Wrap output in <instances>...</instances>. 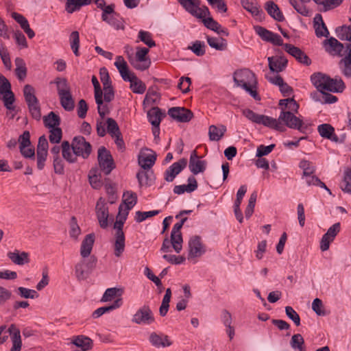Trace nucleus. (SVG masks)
<instances>
[{"label":"nucleus","instance_id":"4be33fe9","mask_svg":"<svg viewBox=\"0 0 351 351\" xmlns=\"http://www.w3.org/2000/svg\"><path fill=\"white\" fill-rule=\"evenodd\" d=\"M111 244L114 256L117 258L121 257L125 250V236L113 234Z\"/></svg>","mask_w":351,"mask_h":351},{"label":"nucleus","instance_id":"4d7b16f0","mask_svg":"<svg viewBox=\"0 0 351 351\" xmlns=\"http://www.w3.org/2000/svg\"><path fill=\"white\" fill-rule=\"evenodd\" d=\"M159 99L160 94L157 91L152 88H149L146 93L143 103L147 105H152L157 103Z\"/></svg>","mask_w":351,"mask_h":351},{"label":"nucleus","instance_id":"5701e85b","mask_svg":"<svg viewBox=\"0 0 351 351\" xmlns=\"http://www.w3.org/2000/svg\"><path fill=\"white\" fill-rule=\"evenodd\" d=\"M189 247V253L188 258L200 256L204 252L201 239L199 236H193L190 239Z\"/></svg>","mask_w":351,"mask_h":351},{"label":"nucleus","instance_id":"0eeeda50","mask_svg":"<svg viewBox=\"0 0 351 351\" xmlns=\"http://www.w3.org/2000/svg\"><path fill=\"white\" fill-rule=\"evenodd\" d=\"M71 147L77 156L84 159L88 158L92 152L91 145L82 136H77L73 138Z\"/></svg>","mask_w":351,"mask_h":351},{"label":"nucleus","instance_id":"a18cd8bd","mask_svg":"<svg viewBox=\"0 0 351 351\" xmlns=\"http://www.w3.org/2000/svg\"><path fill=\"white\" fill-rule=\"evenodd\" d=\"M16 66L15 73L19 80H23L27 76L26 64L21 58H16L14 60Z\"/></svg>","mask_w":351,"mask_h":351},{"label":"nucleus","instance_id":"79ce46f5","mask_svg":"<svg viewBox=\"0 0 351 351\" xmlns=\"http://www.w3.org/2000/svg\"><path fill=\"white\" fill-rule=\"evenodd\" d=\"M226 128L224 125H220L219 128H218L214 125H210L208 129V134H209L210 140L213 141H219L224 135V133L226 132Z\"/></svg>","mask_w":351,"mask_h":351},{"label":"nucleus","instance_id":"864d4df0","mask_svg":"<svg viewBox=\"0 0 351 351\" xmlns=\"http://www.w3.org/2000/svg\"><path fill=\"white\" fill-rule=\"evenodd\" d=\"M71 48L73 51V53L76 56H80L79 47H80V36L77 31H73L71 32L69 37Z\"/></svg>","mask_w":351,"mask_h":351},{"label":"nucleus","instance_id":"680f3d73","mask_svg":"<svg viewBox=\"0 0 351 351\" xmlns=\"http://www.w3.org/2000/svg\"><path fill=\"white\" fill-rule=\"evenodd\" d=\"M104 88V101L106 102H110L114 99V92L113 88L111 85V83H108L106 82L104 83L103 86Z\"/></svg>","mask_w":351,"mask_h":351},{"label":"nucleus","instance_id":"f704fd0d","mask_svg":"<svg viewBox=\"0 0 351 351\" xmlns=\"http://www.w3.org/2000/svg\"><path fill=\"white\" fill-rule=\"evenodd\" d=\"M265 10L267 13L275 20L278 21H282L285 17L280 10L278 6L271 1H267L265 3Z\"/></svg>","mask_w":351,"mask_h":351},{"label":"nucleus","instance_id":"bb28decb","mask_svg":"<svg viewBox=\"0 0 351 351\" xmlns=\"http://www.w3.org/2000/svg\"><path fill=\"white\" fill-rule=\"evenodd\" d=\"M95 242V234H88L83 239L80 246V255L83 258L90 256Z\"/></svg>","mask_w":351,"mask_h":351},{"label":"nucleus","instance_id":"a19ab883","mask_svg":"<svg viewBox=\"0 0 351 351\" xmlns=\"http://www.w3.org/2000/svg\"><path fill=\"white\" fill-rule=\"evenodd\" d=\"M43 123L45 126L49 129L58 128L60 124V118L55 112H50L43 117Z\"/></svg>","mask_w":351,"mask_h":351},{"label":"nucleus","instance_id":"13d9d810","mask_svg":"<svg viewBox=\"0 0 351 351\" xmlns=\"http://www.w3.org/2000/svg\"><path fill=\"white\" fill-rule=\"evenodd\" d=\"M339 66L342 74L346 77L351 79V59H341Z\"/></svg>","mask_w":351,"mask_h":351},{"label":"nucleus","instance_id":"49530a36","mask_svg":"<svg viewBox=\"0 0 351 351\" xmlns=\"http://www.w3.org/2000/svg\"><path fill=\"white\" fill-rule=\"evenodd\" d=\"M203 20V23L204 25L217 33H222L223 34L228 36V33L226 29H221V26L216 21H215L212 17H208V18H203L202 19Z\"/></svg>","mask_w":351,"mask_h":351},{"label":"nucleus","instance_id":"6e6d98bb","mask_svg":"<svg viewBox=\"0 0 351 351\" xmlns=\"http://www.w3.org/2000/svg\"><path fill=\"white\" fill-rule=\"evenodd\" d=\"M106 123L108 132L110 134L112 138H114V136L116 135H121V133L119 125L114 119L112 118H108Z\"/></svg>","mask_w":351,"mask_h":351},{"label":"nucleus","instance_id":"1a4fd4ad","mask_svg":"<svg viewBox=\"0 0 351 351\" xmlns=\"http://www.w3.org/2000/svg\"><path fill=\"white\" fill-rule=\"evenodd\" d=\"M294 114L292 112H285V108H282L279 116L280 122L284 123L289 128L296 129L304 132L306 127L304 126L302 120L295 116Z\"/></svg>","mask_w":351,"mask_h":351},{"label":"nucleus","instance_id":"58836bf2","mask_svg":"<svg viewBox=\"0 0 351 351\" xmlns=\"http://www.w3.org/2000/svg\"><path fill=\"white\" fill-rule=\"evenodd\" d=\"M122 305V299L121 298H117L114 300L112 304L107 306H103L100 307L97 309H96L93 313V318H98L102 315H104L106 313L110 312L111 311H113L116 308H119Z\"/></svg>","mask_w":351,"mask_h":351},{"label":"nucleus","instance_id":"39448f33","mask_svg":"<svg viewBox=\"0 0 351 351\" xmlns=\"http://www.w3.org/2000/svg\"><path fill=\"white\" fill-rule=\"evenodd\" d=\"M23 95L32 117L36 120H40L41 118L40 107L35 95L34 87L26 84L23 88Z\"/></svg>","mask_w":351,"mask_h":351},{"label":"nucleus","instance_id":"c85d7f7f","mask_svg":"<svg viewBox=\"0 0 351 351\" xmlns=\"http://www.w3.org/2000/svg\"><path fill=\"white\" fill-rule=\"evenodd\" d=\"M241 2L244 9L258 19H261L262 16L264 15L256 0H241Z\"/></svg>","mask_w":351,"mask_h":351},{"label":"nucleus","instance_id":"de8ad7c7","mask_svg":"<svg viewBox=\"0 0 351 351\" xmlns=\"http://www.w3.org/2000/svg\"><path fill=\"white\" fill-rule=\"evenodd\" d=\"M90 184L95 189H99L102 186L101 176L97 169H92L88 173Z\"/></svg>","mask_w":351,"mask_h":351},{"label":"nucleus","instance_id":"bf43d9fd","mask_svg":"<svg viewBox=\"0 0 351 351\" xmlns=\"http://www.w3.org/2000/svg\"><path fill=\"white\" fill-rule=\"evenodd\" d=\"M55 83L57 85V90L59 96L71 92L70 87L66 79L57 78Z\"/></svg>","mask_w":351,"mask_h":351},{"label":"nucleus","instance_id":"338daca9","mask_svg":"<svg viewBox=\"0 0 351 351\" xmlns=\"http://www.w3.org/2000/svg\"><path fill=\"white\" fill-rule=\"evenodd\" d=\"M136 178L138 181V184L141 186H149L152 184V180L149 178L148 172L145 171H139L136 174Z\"/></svg>","mask_w":351,"mask_h":351},{"label":"nucleus","instance_id":"f8f14e48","mask_svg":"<svg viewBox=\"0 0 351 351\" xmlns=\"http://www.w3.org/2000/svg\"><path fill=\"white\" fill-rule=\"evenodd\" d=\"M132 321L137 324H150L154 322V318L149 307L145 305L136 312Z\"/></svg>","mask_w":351,"mask_h":351},{"label":"nucleus","instance_id":"7c9ffc66","mask_svg":"<svg viewBox=\"0 0 351 351\" xmlns=\"http://www.w3.org/2000/svg\"><path fill=\"white\" fill-rule=\"evenodd\" d=\"M188 184L176 186L173 189V192L176 194L180 195L184 192L191 193L197 189V182L194 176H190L188 178Z\"/></svg>","mask_w":351,"mask_h":351},{"label":"nucleus","instance_id":"f257e3e1","mask_svg":"<svg viewBox=\"0 0 351 351\" xmlns=\"http://www.w3.org/2000/svg\"><path fill=\"white\" fill-rule=\"evenodd\" d=\"M311 80L319 91V93L312 94V97L322 104H332L337 101L336 96L326 92L342 93L346 88L343 81L339 77L331 78L326 74L317 73L313 74Z\"/></svg>","mask_w":351,"mask_h":351},{"label":"nucleus","instance_id":"c756f323","mask_svg":"<svg viewBox=\"0 0 351 351\" xmlns=\"http://www.w3.org/2000/svg\"><path fill=\"white\" fill-rule=\"evenodd\" d=\"M114 66L118 69L121 77L124 81L130 80L128 77H130V75L133 74V73H130L129 71L128 64L123 56H118L116 57Z\"/></svg>","mask_w":351,"mask_h":351},{"label":"nucleus","instance_id":"9d476101","mask_svg":"<svg viewBox=\"0 0 351 351\" xmlns=\"http://www.w3.org/2000/svg\"><path fill=\"white\" fill-rule=\"evenodd\" d=\"M101 19L116 29L124 28L122 19L114 12V4L108 5L104 12H102Z\"/></svg>","mask_w":351,"mask_h":351},{"label":"nucleus","instance_id":"f03ea898","mask_svg":"<svg viewBox=\"0 0 351 351\" xmlns=\"http://www.w3.org/2000/svg\"><path fill=\"white\" fill-rule=\"evenodd\" d=\"M234 81L238 86L242 87L254 99H257L258 94L254 87L257 82L255 74L250 69H243L237 71L234 73Z\"/></svg>","mask_w":351,"mask_h":351},{"label":"nucleus","instance_id":"e433bc0d","mask_svg":"<svg viewBox=\"0 0 351 351\" xmlns=\"http://www.w3.org/2000/svg\"><path fill=\"white\" fill-rule=\"evenodd\" d=\"M128 79L130 80L128 81L130 82V88L133 93L143 94L146 90V85L134 73Z\"/></svg>","mask_w":351,"mask_h":351},{"label":"nucleus","instance_id":"2f4dec72","mask_svg":"<svg viewBox=\"0 0 351 351\" xmlns=\"http://www.w3.org/2000/svg\"><path fill=\"white\" fill-rule=\"evenodd\" d=\"M137 202V195L132 191H127L123 193V212L129 213V210H131Z\"/></svg>","mask_w":351,"mask_h":351},{"label":"nucleus","instance_id":"a211bd4d","mask_svg":"<svg viewBox=\"0 0 351 351\" xmlns=\"http://www.w3.org/2000/svg\"><path fill=\"white\" fill-rule=\"evenodd\" d=\"M8 332L10 334L12 341V348L10 351H21L22 339L19 328L16 324H12L8 329Z\"/></svg>","mask_w":351,"mask_h":351},{"label":"nucleus","instance_id":"c03bdc74","mask_svg":"<svg viewBox=\"0 0 351 351\" xmlns=\"http://www.w3.org/2000/svg\"><path fill=\"white\" fill-rule=\"evenodd\" d=\"M72 343L80 348V351H88L91 349L93 341L92 340L86 337L78 336L75 337Z\"/></svg>","mask_w":351,"mask_h":351},{"label":"nucleus","instance_id":"6ab92c4d","mask_svg":"<svg viewBox=\"0 0 351 351\" xmlns=\"http://www.w3.org/2000/svg\"><path fill=\"white\" fill-rule=\"evenodd\" d=\"M284 48L287 53L293 56L299 62L307 66L311 64V60L300 48L291 44H285Z\"/></svg>","mask_w":351,"mask_h":351},{"label":"nucleus","instance_id":"603ef678","mask_svg":"<svg viewBox=\"0 0 351 351\" xmlns=\"http://www.w3.org/2000/svg\"><path fill=\"white\" fill-rule=\"evenodd\" d=\"M75 273L76 278L79 280H85L88 276V270L85 267V260H82L77 263L75 267Z\"/></svg>","mask_w":351,"mask_h":351},{"label":"nucleus","instance_id":"37998d69","mask_svg":"<svg viewBox=\"0 0 351 351\" xmlns=\"http://www.w3.org/2000/svg\"><path fill=\"white\" fill-rule=\"evenodd\" d=\"M123 293V290L121 288H108L104 292L101 301L103 302H110L114 298L118 297V298H121V296Z\"/></svg>","mask_w":351,"mask_h":351},{"label":"nucleus","instance_id":"412c9836","mask_svg":"<svg viewBox=\"0 0 351 351\" xmlns=\"http://www.w3.org/2000/svg\"><path fill=\"white\" fill-rule=\"evenodd\" d=\"M267 60L270 71L277 73L284 71L288 62L285 57L280 56L269 57Z\"/></svg>","mask_w":351,"mask_h":351},{"label":"nucleus","instance_id":"774afa93","mask_svg":"<svg viewBox=\"0 0 351 351\" xmlns=\"http://www.w3.org/2000/svg\"><path fill=\"white\" fill-rule=\"evenodd\" d=\"M3 96V100L4 102L5 106L8 110H13V103L14 101V93L12 92L11 89L5 92Z\"/></svg>","mask_w":351,"mask_h":351},{"label":"nucleus","instance_id":"0e129e2a","mask_svg":"<svg viewBox=\"0 0 351 351\" xmlns=\"http://www.w3.org/2000/svg\"><path fill=\"white\" fill-rule=\"evenodd\" d=\"M62 136V132L60 128L49 129V139L51 143H58L60 142Z\"/></svg>","mask_w":351,"mask_h":351},{"label":"nucleus","instance_id":"2eb2a0df","mask_svg":"<svg viewBox=\"0 0 351 351\" xmlns=\"http://www.w3.org/2000/svg\"><path fill=\"white\" fill-rule=\"evenodd\" d=\"M206 164L207 163L205 160H200V158L197 155L196 150H193L191 152L189 159V168L194 175L203 173L206 169Z\"/></svg>","mask_w":351,"mask_h":351},{"label":"nucleus","instance_id":"69168bd1","mask_svg":"<svg viewBox=\"0 0 351 351\" xmlns=\"http://www.w3.org/2000/svg\"><path fill=\"white\" fill-rule=\"evenodd\" d=\"M19 295L23 298L34 299L38 298L37 292L34 289L20 287L17 289Z\"/></svg>","mask_w":351,"mask_h":351},{"label":"nucleus","instance_id":"5fc2aeb1","mask_svg":"<svg viewBox=\"0 0 351 351\" xmlns=\"http://www.w3.org/2000/svg\"><path fill=\"white\" fill-rule=\"evenodd\" d=\"M290 343L294 350H298V351H306L304 346V340L300 334L293 335L291 337Z\"/></svg>","mask_w":351,"mask_h":351},{"label":"nucleus","instance_id":"09e8293b","mask_svg":"<svg viewBox=\"0 0 351 351\" xmlns=\"http://www.w3.org/2000/svg\"><path fill=\"white\" fill-rule=\"evenodd\" d=\"M207 42L210 47L216 50L223 51L227 48L226 40L222 38L207 36Z\"/></svg>","mask_w":351,"mask_h":351},{"label":"nucleus","instance_id":"ea45409f","mask_svg":"<svg viewBox=\"0 0 351 351\" xmlns=\"http://www.w3.org/2000/svg\"><path fill=\"white\" fill-rule=\"evenodd\" d=\"M279 106L281 109L285 108V112H292V113H298L299 109V104L293 98L280 99Z\"/></svg>","mask_w":351,"mask_h":351},{"label":"nucleus","instance_id":"8fccbe9b","mask_svg":"<svg viewBox=\"0 0 351 351\" xmlns=\"http://www.w3.org/2000/svg\"><path fill=\"white\" fill-rule=\"evenodd\" d=\"M60 97V104L62 108L66 111H71L73 110L75 104L72 97L71 92L63 94Z\"/></svg>","mask_w":351,"mask_h":351},{"label":"nucleus","instance_id":"4468645a","mask_svg":"<svg viewBox=\"0 0 351 351\" xmlns=\"http://www.w3.org/2000/svg\"><path fill=\"white\" fill-rule=\"evenodd\" d=\"M187 165V160L182 158L179 161L173 163L165 172V180L167 182H172Z\"/></svg>","mask_w":351,"mask_h":351},{"label":"nucleus","instance_id":"72a5a7b5","mask_svg":"<svg viewBox=\"0 0 351 351\" xmlns=\"http://www.w3.org/2000/svg\"><path fill=\"white\" fill-rule=\"evenodd\" d=\"M260 124H263V125L268 127L271 129L276 130L278 131L283 132L285 130V128L283 124L280 122L279 118L278 119L262 115Z\"/></svg>","mask_w":351,"mask_h":351},{"label":"nucleus","instance_id":"4c0bfd02","mask_svg":"<svg viewBox=\"0 0 351 351\" xmlns=\"http://www.w3.org/2000/svg\"><path fill=\"white\" fill-rule=\"evenodd\" d=\"M91 0H66L65 9L68 13H73L80 10L84 5H89Z\"/></svg>","mask_w":351,"mask_h":351},{"label":"nucleus","instance_id":"f3484780","mask_svg":"<svg viewBox=\"0 0 351 351\" xmlns=\"http://www.w3.org/2000/svg\"><path fill=\"white\" fill-rule=\"evenodd\" d=\"M150 343L155 348H165L171 346L173 341L169 337L165 334H158L155 332H152L149 337Z\"/></svg>","mask_w":351,"mask_h":351},{"label":"nucleus","instance_id":"b1692460","mask_svg":"<svg viewBox=\"0 0 351 351\" xmlns=\"http://www.w3.org/2000/svg\"><path fill=\"white\" fill-rule=\"evenodd\" d=\"M128 214L126 212H123V205L120 204L119 207V213L117 215L116 221L114 223L113 229L114 235H125L123 230L124 223L127 219Z\"/></svg>","mask_w":351,"mask_h":351},{"label":"nucleus","instance_id":"393cba45","mask_svg":"<svg viewBox=\"0 0 351 351\" xmlns=\"http://www.w3.org/2000/svg\"><path fill=\"white\" fill-rule=\"evenodd\" d=\"M323 43L326 51L332 56L340 55L343 49V44L333 37L325 40Z\"/></svg>","mask_w":351,"mask_h":351},{"label":"nucleus","instance_id":"cd10ccee","mask_svg":"<svg viewBox=\"0 0 351 351\" xmlns=\"http://www.w3.org/2000/svg\"><path fill=\"white\" fill-rule=\"evenodd\" d=\"M313 22L316 36L318 38L324 36L328 37L329 35V32L320 14H317L315 16Z\"/></svg>","mask_w":351,"mask_h":351},{"label":"nucleus","instance_id":"473e14b6","mask_svg":"<svg viewBox=\"0 0 351 351\" xmlns=\"http://www.w3.org/2000/svg\"><path fill=\"white\" fill-rule=\"evenodd\" d=\"M62 156L63 158L69 163H74L77 162V156L72 150L71 143L69 141H64L62 143Z\"/></svg>","mask_w":351,"mask_h":351},{"label":"nucleus","instance_id":"aec40b11","mask_svg":"<svg viewBox=\"0 0 351 351\" xmlns=\"http://www.w3.org/2000/svg\"><path fill=\"white\" fill-rule=\"evenodd\" d=\"M141 151L138 156V164L143 169H149L155 163L156 154L152 150Z\"/></svg>","mask_w":351,"mask_h":351},{"label":"nucleus","instance_id":"a878e982","mask_svg":"<svg viewBox=\"0 0 351 351\" xmlns=\"http://www.w3.org/2000/svg\"><path fill=\"white\" fill-rule=\"evenodd\" d=\"M7 256L13 263L18 265H23L30 261L29 254L26 252L15 250L14 252H9Z\"/></svg>","mask_w":351,"mask_h":351},{"label":"nucleus","instance_id":"052dcab7","mask_svg":"<svg viewBox=\"0 0 351 351\" xmlns=\"http://www.w3.org/2000/svg\"><path fill=\"white\" fill-rule=\"evenodd\" d=\"M138 37L141 41L144 43L149 47H153L156 46V43L152 38V34L149 32L141 30L138 32Z\"/></svg>","mask_w":351,"mask_h":351},{"label":"nucleus","instance_id":"e2e57ef3","mask_svg":"<svg viewBox=\"0 0 351 351\" xmlns=\"http://www.w3.org/2000/svg\"><path fill=\"white\" fill-rule=\"evenodd\" d=\"M205 44L199 40L195 41L191 46L188 47L189 49L191 50L196 56H202L205 54Z\"/></svg>","mask_w":351,"mask_h":351},{"label":"nucleus","instance_id":"dca6fc26","mask_svg":"<svg viewBox=\"0 0 351 351\" xmlns=\"http://www.w3.org/2000/svg\"><path fill=\"white\" fill-rule=\"evenodd\" d=\"M319 135L325 138L329 139L332 141L338 143H343L345 141L346 135H343L339 139L335 134L334 128L328 123L319 125L317 128Z\"/></svg>","mask_w":351,"mask_h":351},{"label":"nucleus","instance_id":"c9c22d12","mask_svg":"<svg viewBox=\"0 0 351 351\" xmlns=\"http://www.w3.org/2000/svg\"><path fill=\"white\" fill-rule=\"evenodd\" d=\"M162 117H165V114L162 113L161 110L158 107L151 108L147 112L149 121L155 128L159 127Z\"/></svg>","mask_w":351,"mask_h":351},{"label":"nucleus","instance_id":"ddd939ff","mask_svg":"<svg viewBox=\"0 0 351 351\" xmlns=\"http://www.w3.org/2000/svg\"><path fill=\"white\" fill-rule=\"evenodd\" d=\"M168 114L173 119L182 123L189 122L193 117L190 110L183 107H172L169 109Z\"/></svg>","mask_w":351,"mask_h":351},{"label":"nucleus","instance_id":"423d86ee","mask_svg":"<svg viewBox=\"0 0 351 351\" xmlns=\"http://www.w3.org/2000/svg\"><path fill=\"white\" fill-rule=\"evenodd\" d=\"M149 50L146 47H136V52L134 57L132 54H128V60L131 65L137 70L145 71L151 64L150 59L147 56Z\"/></svg>","mask_w":351,"mask_h":351},{"label":"nucleus","instance_id":"9b49d317","mask_svg":"<svg viewBox=\"0 0 351 351\" xmlns=\"http://www.w3.org/2000/svg\"><path fill=\"white\" fill-rule=\"evenodd\" d=\"M95 213L99 226L101 228H106L108 226V218L109 217L108 208L103 197L99 198L95 206Z\"/></svg>","mask_w":351,"mask_h":351},{"label":"nucleus","instance_id":"6e6552de","mask_svg":"<svg viewBox=\"0 0 351 351\" xmlns=\"http://www.w3.org/2000/svg\"><path fill=\"white\" fill-rule=\"evenodd\" d=\"M98 163L105 175H108L115 168L114 160L110 152L104 146L98 149Z\"/></svg>","mask_w":351,"mask_h":351},{"label":"nucleus","instance_id":"7ed1b4c3","mask_svg":"<svg viewBox=\"0 0 351 351\" xmlns=\"http://www.w3.org/2000/svg\"><path fill=\"white\" fill-rule=\"evenodd\" d=\"M182 227V223L179 222L173 226L171 232V239L169 240L168 238H165L162 242L160 248L162 252L168 253L171 252V247L176 252L180 253L181 252L183 242L182 233L180 232Z\"/></svg>","mask_w":351,"mask_h":351},{"label":"nucleus","instance_id":"3c124183","mask_svg":"<svg viewBox=\"0 0 351 351\" xmlns=\"http://www.w3.org/2000/svg\"><path fill=\"white\" fill-rule=\"evenodd\" d=\"M70 230L69 235L70 237L74 241H77L79 236L81 234V229L77 224V219L75 217L73 216L71 218V221L69 223Z\"/></svg>","mask_w":351,"mask_h":351},{"label":"nucleus","instance_id":"20e7f679","mask_svg":"<svg viewBox=\"0 0 351 351\" xmlns=\"http://www.w3.org/2000/svg\"><path fill=\"white\" fill-rule=\"evenodd\" d=\"M178 1L187 12L197 19H203L210 15L208 8L201 5L200 0H178Z\"/></svg>","mask_w":351,"mask_h":351}]
</instances>
